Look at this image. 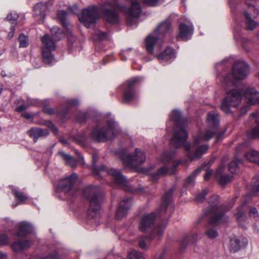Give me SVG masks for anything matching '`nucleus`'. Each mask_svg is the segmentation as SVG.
<instances>
[{"label": "nucleus", "mask_w": 259, "mask_h": 259, "mask_svg": "<svg viewBox=\"0 0 259 259\" xmlns=\"http://www.w3.org/2000/svg\"><path fill=\"white\" fill-rule=\"evenodd\" d=\"M132 51V48H129L125 50H122L120 53L119 55L121 57V59L123 61H126L127 59L126 56L129 57L128 54Z\"/></svg>", "instance_id": "obj_52"}, {"label": "nucleus", "mask_w": 259, "mask_h": 259, "mask_svg": "<svg viewBox=\"0 0 259 259\" xmlns=\"http://www.w3.org/2000/svg\"><path fill=\"white\" fill-rule=\"evenodd\" d=\"M11 31L9 33L8 36V37L9 39L13 37V36L14 35V32H15V28L14 26H11Z\"/></svg>", "instance_id": "obj_62"}, {"label": "nucleus", "mask_w": 259, "mask_h": 259, "mask_svg": "<svg viewBox=\"0 0 259 259\" xmlns=\"http://www.w3.org/2000/svg\"><path fill=\"white\" fill-rule=\"evenodd\" d=\"M205 235L210 239H214L218 237L219 233L215 229L209 228L207 227L205 231Z\"/></svg>", "instance_id": "obj_43"}, {"label": "nucleus", "mask_w": 259, "mask_h": 259, "mask_svg": "<svg viewBox=\"0 0 259 259\" xmlns=\"http://www.w3.org/2000/svg\"><path fill=\"white\" fill-rule=\"evenodd\" d=\"M179 163H178L174 164L171 167H168L166 166H164L158 169L157 171L155 173L150 172V169L153 168V167L151 166H150L149 168H143L142 169V170L143 173L147 175H150L151 180L154 182H155L158 180L162 176L174 174L175 171Z\"/></svg>", "instance_id": "obj_14"}, {"label": "nucleus", "mask_w": 259, "mask_h": 259, "mask_svg": "<svg viewBox=\"0 0 259 259\" xmlns=\"http://www.w3.org/2000/svg\"><path fill=\"white\" fill-rule=\"evenodd\" d=\"M28 135L34 138V142H36L39 137H45L49 135V131L47 129L40 128H32L28 131Z\"/></svg>", "instance_id": "obj_27"}, {"label": "nucleus", "mask_w": 259, "mask_h": 259, "mask_svg": "<svg viewBox=\"0 0 259 259\" xmlns=\"http://www.w3.org/2000/svg\"><path fill=\"white\" fill-rule=\"evenodd\" d=\"M31 62L35 68H39L42 65L41 60L39 57H32Z\"/></svg>", "instance_id": "obj_49"}, {"label": "nucleus", "mask_w": 259, "mask_h": 259, "mask_svg": "<svg viewBox=\"0 0 259 259\" xmlns=\"http://www.w3.org/2000/svg\"><path fill=\"white\" fill-rule=\"evenodd\" d=\"M18 40L20 43V47L25 48L28 45V40L27 37L23 34H20Z\"/></svg>", "instance_id": "obj_47"}, {"label": "nucleus", "mask_w": 259, "mask_h": 259, "mask_svg": "<svg viewBox=\"0 0 259 259\" xmlns=\"http://www.w3.org/2000/svg\"><path fill=\"white\" fill-rule=\"evenodd\" d=\"M247 102L252 105L259 103V92L253 88H248L244 93Z\"/></svg>", "instance_id": "obj_23"}, {"label": "nucleus", "mask_w": 259, "mask_h": 259, "mask_svg": "<svg viewBox=\"0 0 259 259\" xmlns=\"http://www.w3.org/2000/svg\"><path fill=\"white\" fill-rule=\"evenodd\" d=\"M166 251L165 250L162 251L161 253L158 255H156L154 259H166Z\"/></svg>", "instance_id": "obj_60"}, {"label": "nucleus", "mask_w": 259, "mask_h": 259, "mask_svg": "<svg viewBox=\"0 0 259 259\" xmlns=\"http://www.w3.org/2000/svg\"><path fill=\"white\" fill-rule=\"evenodd\" d=\"M83 196L90 202L88 210L89 218H95L99 214L100 201L102 198L101 189L97 186H89L83 190Z\"/></svg>", "instance_id": "obj_7"}, {"label": "nucleus", "mask_w": 259, "mask_h": 259, "mask_svg": "<svg viewBox=\"0 0 259 259\" xmlns=\"http://www.w3.org/2000/svg\"><path fill=\"white\" fill-rule=\"evenodd\" d=\"M12 192L15 197L22 203H24V202L28 199V197L23 192L18 191L15 188L12 189Z\"/></svg>", "instance_id": "obj_42"}, {"label": "nucleus", "mask_w": 259, "mask_h": 259, "mask_svg": "<svg viewBox=\"0 0 259 259\" xmlns=\"http://www.w3.org/2000/svg\"><path fill=\"white\" fill-rule=\"evenodd\" d=\"M48 126L54 132H57L58 131L55 125L51 122H49Z\"/></svg>", "instance_id": "obj_64"}, {"label": "nucleus", "mask_w": 259, "mask_h": 259, "mask_svg": "<svg viewBox=\"0 0 259 259\" xmlns=\"http://www.w3.org/2000/svg\"><path fill=\"white\" fill-rule=\"evenodd\" d=\"M33 226L27 222H21L19 224V229L17 234L18 236H25L33 232Z\"/></svg>", "instance_id": "obj_28"}, {"label": "nucleus", "mask_w": 259, "mask_h": 259, "mask_svg": "<svg viewBox=\"0 0 259 259\" xmlns=\"http://www.w3.org/2000/svg\"><path fill=\"white\" fill-rule=\"evenodd\" d=\"M156 215L155 212L143 214L140 219L139 225L140 231L143 233L150 231L154 225Z\"/></svg>", "instance_id": "obj_16"}, {"label": "nucleus", "mask_w": 259, "mask_h": 259, "mask_svg": "<svg viewBox=\"0 0 259 259\" xmlns=\"http://www.w3.org/2000/svg\"><path fill=\"white\" fill-rule=\"evenodd\" d=\"M246 157L249 161L259 164L258 151L250 150L246 153Z\"/></svg>", "instance_id": "obj_37"}, {"label": "nucleus", "mask_w": 259, "mask_h": 259, "mask_svg": "<svg viewBox=\"0 0 259 259\" xmlns=\"http://www.w3.org/2000/svg\"><path fill=\"white\" fill-rule=\"evenodd\" d=\"M127 257L128 259H146L143 253L135 249L130 250Z\"/></svg>", "instance_id": "obj_41"}, {"label": "nucleus", "mask_w": 259, "mask_h": 259, "mask_svg": "<svg viewBox=\"0 0 259 259\" xmlns=\"http://www.w3.org/2000/svg\"><path fill=\"white\" fill-rule=\"evenodd\" d=\"M157 58L161 63H170L176 58L175 52L172 48H167Z\"/></svg>", "instance_id": "obj_24"}, {"label": "nucleus", "mask_w": 259, "mask_h": 259, "mask_svg": "<svg viewBox=\"0 0 259 259\" xmlns=\"http://www.w3.org/2000/svg\"><path fill=\"white\" fill-rule=\"evenodd\" d=\"M220 122L219 114L214 111L209 112L206 117V123L208 126L212 129L206 130L205 133L203 132L198 133L194 138L192 146L189 143L185 145V150L188 151L192 147L195 148L196 145H199L202 142L209 141L214 136L216 133L214 130L219 126Z\"/></svg>", "instance_id": "obj_5"}, {"label": "nucleus", "mask_w": 259, "mask_h": 259, "mask_svg": "<svg viewBox=\"0 0 259 259\" xmlns=\"http://www.w3.org/2000/svg\"><path fill=\"white\" fill-rule=\"evenodd\" d=\"M208 145H201L197 148L193 153L189 152L188 156L191 160L195 158H201V156L208 150Z\"/></svg>", "instance_id": "obj_31"}, {"label": "nucleus", "mask_w": 259, "mask_h": 259, "mask_svg": "<svg viewBox=\"0 0 259 259\" xmlns=\"http://www.w3.org/2000/svg\"><path fill=\"white\" fill-rule=\"evenodd\" d=\"M250 1H245L247 6L248 7V13H251L252 11L253 12V16L254 17L258 15L259 10L257 7H256L253 4L249 3Z\"/></svg>", "instance_id": "obj_45"}, {"label": "nucleus", "mask_w": 259, "mask_h": 259, "mask_svg": "<svg viewBox=\"0 0 259 259\" xmlns=\"http://www.w3.org/2000/svg\"><path fill=\"white\" fill-rule=\"evenodd\" d=\"M27 107L28 106L25 105H22L16 108V111L18 112H21L25 110Z\"/></svg>", "instance_id": "obj_61"}, {"label": "nucleus", "mask_w": 259, "mask_h": 259, "mask_svg": "<svg viewBox=\"0 0 259 259\" xmlns=\"http://www.w3.org/2000/svg\"><path fill=\"white\" fill-rule=\"evenodd\" d=\"M225 167V164L222 163L218 168L215 173V178L221 185H225L233 179L232 176L223 174Z\"/></svg>", "instance_id": "obj_22"}, {"label": "nucleus", "mask_w": 259, "mask_h": 259, "mask_svg": "<svg viewBox=\"0 0 259 259\" xmlns=\"http://www.w3.org/2000/svg\"><path fill=\"white\" fill-rule=\"evenodd\" d=\"M251 194H247L245 196L243 202L237 208V212L235 213L236 220L239 225L242 227H244L247 223V219L245 214V211L244 207L249 201L251 197Z\"/></svg>", "instance_id": "obj_19"}, {"label": "nucleus", "mask_w": 259, "mask_h": 259, "mask_svg": "<svg viewBox=\"0 0 259 259\" xmlns=\"http://www.w3.org/2000/svg\"><path fill=\"white\" fill-rule=\"evenodd\" d=\"M87 118V114L83 112H80L76 116V120L79 122H83Z\"/></svg>", "instance_id": "obj_53"}, {"label": "nucleus", "mask_w": 259, "mask_h": 259, "mask_svg": "<svg viewBox=\"0 0 259 259\" xmlns=\"http://www.w3.org/2000/svg\"><path fill=\"white\" fill-rule=\"evenodd\" d=\"M52 38L48 34H45L41 38L42 51H52L56 48L55 41L59 40L63 36V33L59 28L55 26L51 29Z\"/></svg>", "instance_id": "obj_11"}, {"label": "nucleus", "mask_w": 259, "mask_h": 259, "mask_svg": "<svg viewBox=\"0 0 259 259\" xmlns=\"http://www.w3.org/2000/svg\"><path fill=\"white\" fill-rule=\"evenodd\" d=\"M108 128H100L98 126L93 128L89 134V138L93 141L104 142L111 140L120 132L117 123L111 119L107 122Z\"/></svg>", "instance_id": "obj_6"}, {"label": "nucleus", "mask_w": 259, "mask_h": 259, "mask_svg": "<svg viewBox=\"0 0 259 259\" xmlns=\"http://www.w3.org/2000/svg\"><path fill=\"white\" fill-rule=\"evenodd\" d=\"M244 15L246 29L248 30H253L258 25V23L250 17L247 11H244Z\"/></svg>", "instance_id": "obj_32"}, {"label": "nucleus", "mask_w": 259, "mask_h": 259, "mask_svg": "<svg viewBox=\"0 0 259 259\" xmlns=\"http://www.w3.org/2000/svg\"><path fill=\"white\" fill-rule=\"evenodd\" d=\"M176 189L177 186L176 185L173 186L163 196L161 205V209L162 213L166 212L168 207L171 202V197L174 192L176 190Z\"/></svg>", "instance_id": "obj_26"}, {"label": "nucleus", "mask_w": 259, "mask_h": 259, "mask_svg": "<svg viewBox=\"0 0 259 259\" xmlns=\"http://www.w3.org/2000/svg\"><path fill=\"white\" fill-rule=\"evenodd\" d=\"M139 246L142 249H147L148 248V245L145 241L144 240H140L139 241Z\"/></svg>", "instance_id": "obj_58"}, {"label": "nucleus", "mask_w": 259, "mask_h": 259, "mask_svg": "<svg viewBox=\"0 0 259 259\" xmlns=\"http://www.w3.org/2000/svg\"><path fill=\"white\" fill-rule=\"evenodd\" d=\"M94 37L95 39L103 40L108 38V35L107 33L104 32H102L100 30H98L95 33Z\"/></svg>", "instance_id": "obj_48"}, {"label": "nucleus", "mask_w": 259, "mask_h": 259, "mask_svg": "<svg viewBox=\"0 0 259 259\" xmlns=\"http://www.w3.org/2000/svg\"><path fill=\"white\" fill-rule=\"evenodd\" d=\"M201 167H198L196 169L194 172L189 176L186 180L185 183V187H189L191 186H193L194 185L195 183V179L197 177V176L200 172L202 170Z\"/></svg>", "instance_id": "obj_34"}, {"label": "nucleus", "mask_w": 259, "mask_h": 259, "mask_svg": "<svg viewBox=\"0 0 259 259\" xmlns=\"http://www.w3.org/2000/svg\"><path fill=\"white\" fill-rule=\"evenodd\" d=\"M58 154L65 161L66 164L72 167H75L76 166L75 160L71 155L65 153L63 151L59 152Z\"/></svg>", "instance_id": "obj_35"}, {"label": "nucleus", "mask_w": 259, "mask_h": 259, "mask_svg": "<svg viewBox=\"0 0 259 259\" xmlns=\"http://www.w3.org/2000/svg\"><path fill=\"white\" fill-rule=\"evenodd\" d=\"M170 120L175 124V133L171 139L170 146L175 148L183 146L188 139V134L185 129L186 119L182 118L181 112L174 110L169 115Z\"/></svg>", "instance_id": "obj_2"}, {"label": "nucleus", "mask_w": 259, "mask_h": 259, "mask_svg": "<svg viewBox=\"0 0 259 259\" xmlns=\"http://www.w3.org/2000/svg\"><path fill=\"white\" fill-rule=\"evenodd\" d=\"M65 33H66L67 38L68 40L70 41H74L76 39V37L75 36H74L72 34V33L69 30L66 29L65 31Z\"/></svg>", "instance_id": "obj_56"}, {"label": "nucleus", "mask_w": 259, "mask_h": 259, "mask_svg": "<svg viewBox=\"0 0 259 259\" xmlns=\"http://www.w3.org/2000/svg\"><path fill=\"white\" fill-rule=\"evenodd\" d=\"M142 79L141 77H136L127 81L123 85L124 88V101L130 103L135 100L138 95L135 92L133 86L135 84L140 82Z\"/></svg>", "instance_id": "obj_15"}, {"label": "nucleus", "mask_w": 259, "mask_h": 259, "mask_svg": "<svg viewBox=\"0 0 259 259\" xmlns=\"http://www.w3.org/2000/svg\"><path fill=\"white\" fill-rule=\"evenodd\" d=\"M249 119L254 120L256 125L252 129L247 131V137L249 139H259V112L252 113Z\"/></svg>", "instance_id": "obj_21"}, {"label": "nucleus", "mask_w": 259, "mask_h": 259, "mask_svg": "<svg viewBox=\"0 0 259 259\" xmlns=\"http://www.w3.org/2000/svg\"><path fill=\"white\" fill-rule=\"evenodd\" d=\"M67 104L70 106L76 105L78 104L77 99H69L67 100Z\"/></svg>", "instance_id": "obj_59"}, {"label": "nucleus", "mask_w": 259, "mask_h": 259, "mask_svg": "<svg viewBox=\"0 0 259 259\" xmlns=\"http://www.w3.org/2000/svg\"><path fill=\"white\" fill-rule=\"evenodd\" d=\"M131 3V6L128 9H124L123 7L119 5L116 1H113L111 3H108L113 9L110 10L106 8L105 11V14L107 22L114 24L118 22V16L115 10L116 9H120L125 12L128 16L127 22L128 25L133 26L136 25V22L133 20L134 18H138L142 12V7L139 3V0H128ZM144 3L150 6H155L158 3V0H143Z\"/></svg>", "instance_id": "obj_1"}, {"label": "nucleus", "mask_w": 259, "mask_h": 259, "mask_svg": "<svg viewBox=\"0 0 259 259\" xmlns=\"http://www.w3.org/2000/svg\"><path fill=\"white\" fill-rule=\"evenodd\" d=\"M242 162L241 159H236L232 161L229 164V171L233 174L237 173L239 170V165L241 164Z\"/></svg>", "instance_id": "obj_38"}, {"label": "nucleus", "mask_w": 259, "mask_h": 259, "mask_svg": "<svg viewBox=\"0 0 259 259\" xmlns=\"http://www.w3.org/2000/svg\"><path fill=\"white\" fill-rule=\"evenodd\" d=\"M132 204V199L128 197L121 201L115 214V218L117 220H121L127 214Z\"/></svg>", "instance_id": "obj_20"}, {"label": "nucleus", "mask_w": 259, "mask_h": 259, "mask_svg": "<svg viewBox=\"0 0 259 259\" xmlns=\"http://www.w3.org/2000/svg\"><path fill=\"white\" fill-rule=\"evenodd\" d=\"M99 13L96 7H91L82 10V15L78 18L88 28L95 27Z\"/></svg>", "instance_id": "obj_13"}, {"label": "nucleus", "mask_w": 259, "mask_h": 259, "mask_svg": "<svg viewBox=\"0 0 259 259\" xmlns=\"http://www.w3.org/2000/svg\"><path fill=\"white\" fill-rule=\"evenodd\" d=\"M32 244V242L30 240H20L15 242L12 245V248L15 251H22L29 248Z\"/></svg>", "instance_id": "obj_30"}, {"label": "nucleus", "mask_w": 259, "mask_h": 259, "mask_svg": "<svg viewBox=\"0 0 259 259\" xmlns=\"http://www.w3.org/2000/svg\"><path fill=\"white\" fill-rule=\"evenodd\" d=\"M251 193L255 196H259V175H255L252 180L250 185Z\"/></svg>", "instance_id": "obj_33"}, {"label": "nucleus", "mask_w": 259, "mask_h": 259, "mask_svg": "<svg viewBox=\"0 0 259 259\" xmlns=\"http://www.w3.org/2000/svg\"><path fill=\"white\" fill-rule=\"evenodd\" d=\"M18 18V15L16 13H10L7 16V20L11 23V24L14 23Z\"/></svg>", "instance_id": "obj_51"}, {"label": "nucleus", "mask_w": 259, "mask_h": 259, "mask_svg": "<svg viewBox=\"0 0 259 259\" xmlns=\"http://www.w3.org/2000/svg\"><path fill=\"white\" fill-rule=\"evenodd\" d=\"M193 31L194 27L191 22L180 23L179 32L177 36V39L178 40L187 41L191 38Z\"/></svg>", "instance_id": "obj_18"}, {"label": "nucleus", "mask_w": 259, "mask_h": 259, "mask_svg": "<svg viewBox=\"0 0 259 259\" xmlns=\"http://www.w3.org/2000/svg\"><path fill=\"white\" fill-rule=\"evenodd\" d=\"M171 29V22L169 20H165L157 26V28L146 38L145 46L148 52L151 54L154 53V47L155 43L168 33Z\"/></svg>", "instance_id": "obj_8"}, {"label": "nucleus", "mask_w": 259, "mask_h": 259, "mask_svg": "<svg viewBox=\"0 0 259 259\" xmlns=\"http://www.w3.org/2000/svg\"><path fill=\"white\" fill-rule=\"evenodd\" d=\"M42 52V56L44 61L45 63L48 64H52L56 62L55 58L52 55V51H44Z\"/></svg>", "instance_id": "obj_40"}, {"label": "nucleus", "mask_w": 259, "mask_h": 259, "mask_svg": "<svg viewBox=\"0 0 259 259\" xmlns=\"http://www.w3.org/2000/svg\"><path fill=\"white\" fill-rule=\"evenodd\" d=\"M121 159L125 166H135L144 163L146 157L144 151L136 148L134 155L123 153L121 155Z\"/></svg>", "instance_id": "obj_12"}, {"label": "nucleus", "mask_w": 259, "mask_h": 259, "mask_svg": "<svg viewBox=\"0 0 259 259\" xmlns=\"http://www.w3.org/2000/svg\"><path fill=\"white\" fill-rule=\"evenodd\" d=\"M43 110L44 112L49 114H52L53 113V110L52 108H44Z\"/></svg>", "instance_id": "obj_63"}, {"label": "nucleus", "mask_w": 259, "mask_h": 259, "mask_svg": "<svg viewBox=\"0 0 259 259\" xmlns=\"http://www.w3.org/2000/svg\"><path fill=\"white\" fill-rule=\"evenodd\" d=\"M77 178V175L73 173L70 176L61 179L58 184L57 191L64 193L67 197L74 195L76 192L74 185Z\"/></svg>", "instance_id": "obj_10"}, {"label": "nucleus", "mask_w": 259, "mask_h": 259, "mask_svg": "<svg viewBox=\"0 0 259 259\" xmlns=\"http://www.w3.org/2000/svg\"><path fill=\"white\" fill-rule=\"evenodd\" d=\"M249 73V66L244 62H236L232 68V74L236 80L245 78Z\"/></svg>", "instance_id": "obj_17"}, {"label": "nucleus", "mask_w": 259, "mask_h": 259, "mask_svg": "<svg viewBox=\"0 0 259 259\" xmlns=\"http://www.w3.org/2000/svg\"><path fill=\"white\" fill-rule=\"evenodd\" d=\"M67 13L65 11H59L58 12L57 16L58 19L61 22L62 25L66 27L67 26L66 16Z\"/></svg>", "instance_id": "obj_44"}, {"label": "nucleus", "mask_w": 259, "mask_h": 259, "mask_svg": "<svg viewBox=\"0 0 259 259\" xmlns=\"http://www.w3.org/2000/svg\"><path fill=\"white\" fill-rule=\"evenodd\" d=\"M208 191L207 189H204L202 191V192L198 195V196L196 197V201L198 202H203L205 199V196L207 194Z\"/></svg>", "instance_id": "obj_50"}, {"label": "nucleus", "mask_w": 259, "mask_h": 259, "mask_svg": "<svg viewBox=\"0 0 259 259\" xmlns=\"http://www.w3.org/2000/svg\"><path fill=\"white\" fill-rule=\"evenodd\" d=\"M201 233L199 231H197L195 233L192 237V239L191 240V242L193 243L195 242L199 238H200Z\"/></svg>", "instance_id": "obj_55"}, {"label": "nucleus", "mask_w": 259, "mask_h": 259, "mask_svg": "<svg viewBox=\"0 0 259 259\" xmlns=\"http://www.w3.org/2000/svg\"><path fill=\"white\" fill-rule=\"evenodd\" d=\"M166 225V222H164L162 225H158L152 230L148 236H147V238L152 240L154 239H160L163 236V232Z\"/></svg>", "instance_id": "obj_25"}, {"label": "nucleus", "mask_w": 259, "mask_h": 259, "mask_svg": "<svg viewBox=\"0 0 259 259\" xmlns=\"http://www.w3.org/2000/svg\"><path fill=\"white\" fill-rule=\"evenodd\" d=\"M176 154V151H172L170 153L167 151L164 152L161 155L160 160L163 163H166L172 160Z\"/></svg>", "instance_id": "obj_39"}, {"label": "nucleus", "mask_w": 259, "mask_h": 259, "mask_svg": "<svg viewBox=\"0 0 259 259\" xmlns=\"http://www.w3.org/2000/svg\"><path fill=\"white\" fill-rule=\"evenodd\" d=\"M249 215L253 218L255 221L259 219V213L257 209L254 206H251L249 210Z\"/></svg>", "instance_id": "obj_46"}, {"label": "nucleus", "mask_w": 259, "mask_h": 259, "mask_svg": "<svg viewBox=\"0 0 259 259\" xmlns=\"http://www.w3.org/2000/svg\"><path fill=\"white\" fill-rule=\"evenodd\" d=\"M220 198L218 195H213L210 198L208 201L207 208L205 210L199 221L209 218L208 224L210 225L217 226L220 224L226 222L227 217L222 212V208L219 205Z\"/></svg>", "instance_id": "obj_4"}, {"label": "nucleus", "mask_w": 259, "mask_h": 259, "mask_svg": "<svg viewBox=\"0 0 259 259\" xmlns=\"http://www.w3.org/2000/svg\"><path fill=\"white\" fill-rule=\"evenodd\" d=\"M213 170L211 169H207L204 177L205 180H209L211 178Z\"/></svg>", "instance_id": "obj_57"}, {"label": "nucleus", "mask_w": 259, "mask_h": 259, "mask_svg": "<svg viewBox=\"0 0 259 259\" xmlns=\"http://www.w3.org/2000/svg\"><path fill=\"white\" fill-rule=\"evenodd\" d=\"M98 159L99 157L97 155L94 154L93 155L94 172L96 174L99 175L101 171H106L113 177L114 183L122 187L125 191L133 193H140L143 192V189L142 188H136L133 187L119 171L112 168H107L105 165H101L100 168L97 167L95 164L98 161Z\"/></svg>", "instance_id": "obj_3"}, {"label": "nucleus", "mask_w": 259, "mask_h": 259, "mask_svg": "<svg viewBox=\"0 0 259 259\" xmlns=\"http://www.w3.org/2000/svg\"><path fill=\"white\" fill-rule=\"evenodd\" d=\"M47 9L46 5L39 3L37 4L33 8V15L34 17L40 16L39 21L43 22L45 19V11Z\"/></svg>", "instance_id": "obj_29"}, {"label": "nucleus", "mask_w": 259, "mask_h": 259, "mask_svg": "<svg viewBox=\"0 0 259 259\" xmlns=\"http://www.w3.org/2000/svg\"><path fill=\"white\" fill-rule=\"evenodd\" d=\"M242 94L236 89L227 92L226 98L222 101L221 109L226 113H230V106L237 107L242 100Z\"/></svg>", "instance_id": "obj_9"}, {"label": "nucleus", "mask_w": 259, "mask_h": 259, "mask_svg": "<svg viewBox=\"0 0 259 259\" xmlns=\"http://www.w3.org/2000/svg\"><path fill=\"white\" fill-rule=\"evenodd\" d=\"M9 238L5 234L0 235V246L5 245L9 243Z\"/></svg>", "instance_id": "obj_54"}, {"label": "nucleus", "mask_w": 259, "mask_h": 259, "mask_svg": "<svg viewBox=\"0 0 259 259\" xmlns=\"http://www.w3.org/2000/svg\"><path fill=\"white\" fill-rule=\"evenodd\" d=\"M241 248L240 240L236 237L231 238L230 241V250L231 252L235 253Z\"/></svg>", "instance_id": "obj_36"}]
</instances>
